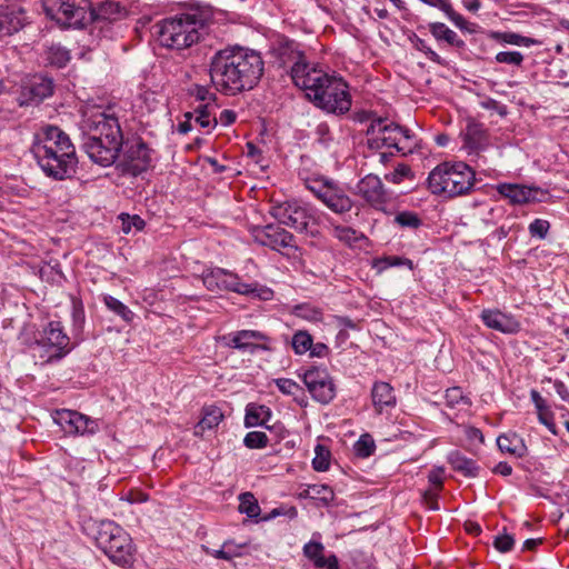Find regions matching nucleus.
I'll use <instances>...</instances> for the list:
<instances>
[{
  "label": "nucleus",
  "mask_w": 569,
  "mask_h": 569,
  "mask_svg": "<svg viewBox=\"0 0 569 569\" xmlns=\"http://www.w3.org/2000/svg\"><path fill=\"white\" fill-rule=\"evenodd\" d=\"M282 66L291 64L293 83L302 89L306 97L328 113L343 114L351 108L348 84L340 77L311 66L293 41H286L278 48Z\"/></svg>",
  "instance_id": "nucleus-1"
},
{
  "label": "nucleus",
  "mask_w": 569,
  "mask_h": 569,
  "mask_svg": "<svg viewBox=\"0 0 569 569\" xmlns=\"http://www.w3.org/2000/svg\"><path fill=\"white\" fill-rule=\"evenodd\" d=\"M261 54L243 47H229L217 51L210 61V77L216 88L234 96L253 89L263 74Z\"/></svg>",
  "instance_id": "nucleus-2"
},
{
  "label": "nucleus",
  "mask_w": 569,
  "mask_h": 569,
  "mask_svg": "<svg viewBox=\"0 0 569 569\" xmlns=\"http://www.w3.org/2000/svg\"><path fill=\"white\" fill-rule=\"evenodd\" d=\"M31 152L47 177L64 180L77 172L76 148L59 127H41L34 133Z\"/></svg>",
  "instance_id": "nucleus-3"
},
{
  "label": "nucleus",
  "mask_w": 569,
  "mask_h": 569,
  "mask_svg": "<svg viewBox=\"0 0 569 569\" xmlns=\"http://www.w3.org/2000/svg\"><path fill=\"white\" fill-rule=\"evenodd\" d=\"M475 184V171L465 162H443L428 177L431 193L447 198L465 196Z\"/></svg>",
  "instance_id": "nucleus-4"
},
{
  "label": "nucleus",
  "mask_w": 569,
  "mask_h": 569,
  "mask_svg": "<svg viewBox=\"0 0 569 569\" xmlns=\"http://www.w3.org/2000/svg\"><path fill=\"white\" fill-rule=\"evenodd\" d=\"M158 28L160 44L181 51L199 42L204 22L197 14H180L162 20Z\"/></svg>",
  "instance_id": "nucleus-5"
},
{
  "label": "nucleus",
  "mask_w": 569,
  "mask_h": 569,
  "mask_svg": "<svg viewBox=\"0 0 569 569\" xmlns=\"http://www.w3.org/2000/svg\"><path fill=\"white\" fill-rule=\"evenodd\" d=\"M97 546L119 566H131L134 548L130 535L113 521H102L96 536Z\"/></svg>",
  "instance_id": "nucleus-6"
},
{
  "label": "nucleus",
  "mask_w": 569,
  "mask_h": 569,
  "mask_svg": "<svg viewBox=\"0 0 569 569\" xmlns=\"http://www.w3.org/2000/svg\"><path fill=\"white\" fill-rule=\"evenodd\" d=\"M368 146L370 149H395L401 154H408L416 148L413 134L393 122L378 118L371 121L367 129Z\"/></svg>",
  "instance_id": "nucleus-7"
},
{
  "label": "nucleus",
  "mask_w": 569,
  "mask_h": 569,
  "mask_svg": "<svg viewBox=\"0 0 569 569\" xmlns=\"http://www.w3.org/2000/svg\"><path fill=\"white\" fill-rule=\"evenodd\" d=\"M202 282L210 291L227 290L262 300H269L273 296V291L268 287L257 282H242L238 274L222 268H212L204 271Z\"/></svg>",
  "instance_id": "nucleus-8"
},
{
  "label": "nucleus",
  "mask_w": 569,
  "mask_h": 569,
  "mask_svg": "<svg viewBox=\"0 0 569 569\" xmlns=\"http://www.w3.org/2000/svg\"><path fill=\"white\" fill-rule=\"evenodd\" d=\"M306 188L330 211L342 216L350 212L353 200L346 192L345 188L337 181L318 177L308 179Z\"/></svg>",
  "instance_id": "nucleus-9"
},
{
  "label": "nucleus",
  "mask_w": 569,
  "mask_h": 569,
  "mask_svg": "<svg viewBox=\"0 0 569 569\" xmlns=\"http://www.w3.org/2000/svg\"><path fill=\"white\" fill-rule=\"evenodd\" d=\"M89 0H43L46 14L63 27L82 28L87 23Z\"/></svg>",
  "instance_id": "nucleus-10"
},
{
  "label": "nucleus",
  "mask_w": 569,
  "mask_h": 569,
  "mask_svg": "<svg viewBox=\"0 0 569 569\" xmlns=\"http://www.w3.org/2000/svg\"><path fill=\"white\" fill-rule=\"evenodd\" d=\"M36 348L43 361L51 362L67 356L71 351L72 346L61 323L59 321H51L43 328L40 338L37 339Z\"/></svg>",
  "instance_id": "nucleus-11"
},
{
  "label": "nucleus",
  "mask_w": 569,
  "mask_h": 569,
  "mask_svg": "<svg viewBox=\"0 0 569 569\" xmlns=\"http://www.w3.org/2000/svg\"><path fill=\"white\" fill-rule=\"evenodd\" d=\"M271 214L282 224L298 232H308L310 223H318V210L305 202L286 201L272 208Z\"/></svg>",
  "instance_id": "nucleus-12"
},
{
  "label": "nucleus",
  "mask_w": 569,
  "mask_h": 569,
  "mask_svg": "<svg viewBox=\"0 0 569 569\" xmlns=\"http://www.w3.org/2000/svg\"><path fill=\"white\" fill-rule=\"evenodd\" d=\"M84 137L123 140L119 117L113 108L96 110L83 120Z\"/></svg>",
  "instance_id": "nucleus-13"
},
{
  "label": "nucleus",
  "mask_w": 569,
  "mask_h": 569,
  "mask_svg": "<svg viewBox=\"0 0 569 569\" xmlns=\"http://www.w3.org/2000/svg\"><path fill=\"white\" fill-rule=\"evenodd\" d=\"M123 140H104L94 137H83L82 148L92 162L109 167L119 158Z\"/></svg>",
  "instance_id": "nucleus-14"
},
{
  "label": "nucleus",
  "mask_w": 569,
  "mask_h": 569,
  "mask_svg": "<svg viewBox=\"0 0 569 569\" xmlns=\"http://www.w3.org/2000/svg\"><path fill=\"white\" fill-rule=\"evenodd\" d=\"M53 420L67 435L92 436L99 431L98 420L74 410H58Z\"/></svg>",
  "instance_id": "nucleus-15"
},
{
  "label": "nucleus",
  "mask_w": 569,
  "mask_h": 569,
  "mask_svg": "<svg viewBox=\"0 0 569 569\" xmlns=\"http://www.w3.org/2000/svg\"><path fill=\"white\" fill-rule=\"evenodd\" d=\"M252 237L256 242L269 247L272 250L298 249L295 236L280 224L270 223L264 227H254L252 229Z\"/></svg>",
  "instance_id": "nucleus-16"
},
{
  "label": "nucleus",
  "mask_w": 569,
  "mask_h": 569,
  "mask_svg": "<svg viewBox=\"0 0 569 569\" xmlns=\"http://www.w3.org/2000/svg\"><path fill=\"white\" fill-rule=\"evenodd\" d=\"M52 79L34 74L23 80L17 102L20 107L38 104L53 93Z\"/></svg>",
  "instance_id": "nucleus-17"
},
{
  "label": "nucleus",
  "mask_w": 569,
  "mask_h": 569,
  "mask_svg": "<svg viewBox=\"0 0 569 569\" xmlns=\"http://www.w3.org/2000/svg\"><path fill=\"white\" fill-rule=\"evenodd\" d=\"M28 10L19 2L0 3V38L10 37L30 23Z\"/></svg>",
  "instance_id": "nucleus-18"
},
{
  "label": "nucleus",
  "mask_w": 569,
  "mask_h": 569,
  "mask_svg": "<svg viewBox=\"0 0 569 569\" xmlns=\"http://www.w3.org/2000/svg\"><path fill=\"white\" fill-rule=\"evenodd\" d=\"M356 193L370 207L385 211L391 200V193L385 188L380 178L376 174H367L356 186Z\"/></svg>",
  "instance_id": "nucleus-19"
},
{
  "label": "nucleus",
  "mask_w": 569,
  "mask_h": 569,
  "mask_svg": "<svg viewBox=\"0 0 569 569\" xmlns=\"http://www.w3.org/2000/svg\"><path fill=\"white\" fill-rule=\"evenodd\" d=\"M303 382L312 398L320 403H329L336 396L333 381L326 369L315 367L307 370Z\"/></svg>",
  "instance_id": "nucleus-20"
},
{
  "label": "nucleus",
  "mask_w": 569,
  "mask_h": 569,
  "mask_svg": "<svg viewBox=\"0 0 569 569\" xmlns=\"http://www.w3.org/2000/svg\"><path fill=\"white\" fill-rule=\"evenodd\" d=\"M152 162L151 150L140 139L126 143L122 166L124 170L133 176H138L147 171Z\"/></svg>",
  "instance_id": "nucleus-21"
},
{
  "label": "nucleus",
  "mask_w": 569,
  "mask_h": 569,
  "mask_svg": "<svg viewBox=\"0 0 569 569\" xmlns=\"http://www.w3.org/2000/svg\"><path fill=\"white\" fill-rule=\"evenodd\" d=\"M224 345L229 348L254 353L259 349L266 350V346H260L259 341H267L266 333L258 330H239L222 337Z\"/></svg>",
  "instance_id": "nucleus-22"
},
{
  "label": "nucleus",
  "mask_w": 569,
  "mask_h": 569,
  "mask_svg": "<svg viewBox=\"0 0 569 569\" xmlns=\"http://www.w3.org/2000/svg\"><path fill=\"white\" fill-rule=\"evenodd\" d=\"M496 189L498 193L508 199L511 204H525L540 201L541 199L538 196H545V192L540 188L518 183H499Z\"/></svg>",
  "instance_id": "nucleus-23"
},
{
  "label": "nucleus",
  "mask_w": 569,
  "mask_h": 569,
  "mask_svg": "<svg viewBox=\"0 0 569 569\" xmlns=\"http://www.w3.org/2000/svg\"><path fill=\"white\" fill-rule=\"evenodd\" d=\"M480 318L488 328L502 333L512 335L520 330V323L513 316L499 310L485 309Z\"/></svg>",
  "instance_id": "nucleus-24"
},
{
  "label": "nucleus",
  "mask_w": 569,
  "mask_h": 569,
  "mask_svg": "<svg viewBox=\"0 0 569 569\" xmlns=\"http://www.w3.org/2000/svg\"><path fill=\"white\" fill-rule=\"evenodd\" d=\"M462 149L468 153H477L485 150L488 146V138L482 124L469 122L462 133Z\"/></svg>",
  "instance_id": "nucleus-25"
},
{
  "label": "nucleus",
  "mask_w": 569,
  "mask_h": 569,
  "mask_svg": "<svg viewBox=\"0 0 569 569\" xmlns=\"http://www.w3.org/2000/svg\"><path fill=\"white\" fill-rule=\"evenodd\" d=\"M121 16V7L119 3L111 0H103L97 4L89 1L87 7V21L88 20H117Z\"/></svg>",
  "instance_id": "nucleus-26"
},
{
  "label": "nucleus",
  "mask_w": 569,
  "mask_h": 569,
  "mask_svg": "<svg viewBox=\"0 0 569 569\" xmlns=\"http://www.w3.org/2000/svg\"><path fill=\"white\" fill-rule=\"evenodd\" d=\"M217 106L212 102L199 104L193 112L186 113V118L193 119L194 122L207 132H210L218 124L216 117Z\"/></svg>",
  "instance_id": "nucleus-27"
},
{
  "label": "nucleus",
  "mask_w": 569,
  "mask_h": 569,
  "mask_svg": "<svg viewBox=\"0 0 569 569\" xmlns=\"http://www.w3.org/2000/svg\"><path fill=\"white\" fill-rule=\"evenodd\" d=\"M371 399L378 413H381L383 408L395 407L397 402L393 388L385 381L373 383Z\"/></svg>",
  "instance_id": "nucleus-28"
},
{
  "label": "nucleus",
  "mask_w": 569,
  "mask_h": 569,
  "mask_svg": "<svg viewBox=\"0 0 569 569\" xmlns=\"http://www.w3.org/2000/svg\"><path fill=\"white\" fill-rule=\"evenodd\" d=\"M497 446L501 452L521 458L527 453L523 439L517 433H506L497 438Z\"/></svg>",
  "instance_id": "nucleus-29"
},
{
  "label": "nucleus",
  "mask_w": 569,
  "mask_h": 569,
  "mask_svg": "<svg viewBox=\"0 0 569 569\" xmlns=\"http://www.w3.org/2000/svg\"><path fill=\"white\" fill-rule=\"evenodd\" d=\"M223 413L217 406H206L202 408V418L194 427V435L202 436L204 431L211 430L221 422Z\"/></svg>",
  "instance_id": "nucleus-30"
},
{
  "label": "nucleus",
  "mask_w": 569,
  "mask_h": 569,
  "mask_svg": "<svg viewBox=\"0 0 569 569\" xmlns=\"http://www.w3.org/2000/svg\"><path fill=\"white\" fill-rule=\"evenodd\" d=\"M448 462L452 467L453 470L460 472L461 475L475 478L479 473V466L475 460L467 458L459 451H452L448 455Z\"/></svg>",
  "instance_id": "nucleus-31"
},
{
  "label": "nucleus",
  "mask_w": 569,
  "mask_h": 569,
  "mask_svg": "<svg viewBox=\"0 0 569 569\" xmlns=\"http://www.w3.org/2000/svg\"><path fill=\"white\" fill-rule=\"evenodd\" d=\"M429 31L438 41L443 40L447 43L455 46L457 48H462L465 46L463 40L460 39L453 30L449 29L442 22L429 23Z\"/></svg>",
  "instance_id": "nucleus-32"
},
{
  "label": "nucleus",
  "mask_w": 569,
  "mask_h": 569,
  "mask_svg": "<svg viewBox=\"0 0 569 569\" xmlns=\"http://www.w3.org/2000/svg\"><path fill=\"white\" fill-rule=\"evenodd\" d=\"M491 39L505 43V44H511V46H519V47H531V46H538L540 44V41L537 39L525 37L516 32H492Z\"/></svg>",
  "instance_id": "nucleus-33"
},
{
  "label": "nucleus",
  "mask_w": 569,
  "mask_h": 569,
  "mask_svg": "<svg viewBox=\"0 0 569 569\" xmlns=\"http://www.w3.org/2000/svg\"><path fill=\"white\" fill-rule=\"evenodd\" d=\"M270 417V409L264 406L248 405L244 416V426L247 428L263 426Z\"/></svg>",
  "instance_id": "nucleus-34"
},
{
  "label": "nucleus",
  "mask_w": 569,
  "mask_h": 569,
  "mask_svg": "<svg viewBox=\"0 0 569 569\" xmlns=\"http://www.w3.org/2000/svg\"><path fill=\"white\" fill-rule=\"evenodd\" d=\"M70 58V52L60 44H51L46 51V61L57 68L66 67Z\"/></svg>",
  "instance_id": "nucleus-35"
},
{
  "label": "nucleus",
  "mask_w": 569,
  "mask_h": 569,
  "mask_svg": "<svg viewBox=\"0 0 569 569\" xmlns=\"http://www.w3.org/2000/svg\"><path fill=\"white\" fill-rule=\"evenodd\" d=\"M102 301L110 311L119 316L123 321L130 323L133 320L134 313L117 298L104 295Z\"/></svg>",
  "instance_id": "nucleus-36"
},
{
  "label": "nucleus",
  "mask_w": 569,
  "mask_h": 569,
  "mask_svg": "<svg viewBox=\"0 0 569 569\" xmlns=\"http://www.w3.org/2000/svg\"><path fill=\"white\" fill-rule=\"evenodd\" d=\"M238 510L251 519H257L260 515V506L251 492H243L239 496Z\"/></svg>",
  "instance_id": "nucleus-37"
},
{
  "label": "nucleus",
  "mask_w": 569,
  "mask_h": 569,
  "mask_svg": "<svg viewBox=\"0 0 569 569\" xmlns=\"http://www.w3.org/2000/svg\"><path fill=\"white\" fill-rule=\"evenodd\" d=\"M293 315L310 322H321L323 319L322 310L309 303L296 306Z\"/></svg>",
  "instance_id": "nucleus-38"
},
{
  "label": "nucleus",
  "mask_w": 569,
  "mask_h": 569,
  "mask_svg": "<svg viewBox=\"0 0 569 569\" xmlns=\"http://www.w3.org/2000/svg\"><path fill=\"white\" fill-rule=\"evenodd\" d=\"M379 271H383L391 267H407L409 270L413 269L412 260L398 256H387L379 258L373 264Z\"/></svg>",
  "instance_id": "nucleus-39"
},
{
  "label": "nucleus",
  "mask_w": 569,
  "mask_h": 569,
  "mask_svg": "<svg viewBox=\"0 0 569 569\" xmlns=\"http://www.w3.org/2000/svg\"><path fill=\"white\" fill-rule=\"evenodd\" d=\"M291 346L297 355H303L312 347V336L306 330H299L293 333Z\"/></svg>",
  "instance_id": "nucleus-40"
},
{
  "label": "nucleus",
  "mask_w": 569,
  "mask_h": 569,
  "mask_svg": "<svg viewBox=\"0 0 569 569\" xmlns=\"http://www.w3.org/2000/svg\"><path fill=\"white\" fill-rule=\"evenodd\" d=\"M395 222L402 228L418 229L422 224V220L418 213L412 211H400L395 217Z\"/></svg>",
  "instance_id": "nucleus-41"
},
{
  "label": "nucleus",
  "mask_w": 569,
  "mask_h": 569,
  "mask_svg": "<svg viewBox=\"0 0 569 569\" xmlns=\"http://www.w3.org/2000/svg\"><path fill=\"white\" fill-rule=\"evenodd\" d=\"M316 457L312 467L316 471H327L330 467V452L323 446L318 445L315 449Z\"/></svg>",
  "instance_id": "nucleus-42"
},
{
  "label": "nucleus",
  "mask_w": 569,
  "mask_h": 569,
  "mask_svg": "<svg viewBox=\"0 0 569 569\" xmlns=\"http://www.w3.org/2000/svg\"><path fill=\"white\" fill-rule=\"evenodd\" d=\"M268 436L262 431H250L246 435L243 443L249 449H262L268 446Z\"/></svg>",
  "instance_id": "nucleus-43"
},
{
  "label": "nucleus",
  "mask_w": 569,
  "mask_h": 569,
  "mask_svg": "<svg viewBox=\"0 0 569 569\" xmlns=\"http://www.w3.org/2000/svg\"><path fill=\"white\" fill-rule=\"evenodd\" d=\"M332 236L348 244L358 240L357 231L347 226L332 224Z\"/></svg>",
  "instance_id": "nucleus-44"
},
{
  "label": "nucleus",
  "mask_w": 569,
  "mask_h": 569,
  "mask_svg": "<svg viewBox=\"0 0 569 569\" xmlns=\"http://www.w3.org/2000/svg\"><path fill=\"white\" fill-rule=\"evenodd\" d=\"M445 399L446 403L451 408H455L461 403L467 406L470 405L469 399L463 396V391L459 387H452L447 389L445 393Z\"/></svg>",
  "instance_id": "nucleus-45"
},
{
  "label": "nucleus",
  "mask_w": 569,
  "mask_h": 569,
  "mask_svg": "<svg viewBox=\"0 0 569 569\" xmlns=\"http://www.w3.org/2000/svg\"><path fill=\"white\" fill-rule=\"evenodd\" d=\"M355 451L358 457L367 458L375 451V442L369 435H362L355 445Z\"/></svg>",
  "instance_id": "nucleus-46"
},
{
  "label": "nucleus",
  "mask_w": 569,
  "mask_h": 569,
  "mask_svg": "<svg viewBox=\"0 0 569 569\" xmlns=\"http://www.w3.org/2000/svg\"><path fill=\"white\" fill-rule=\"evenodd\" d=\"M523 54L520 51H500L496 54L495 60L498 63H505L519 67L523 62Z\"/></svg>",
  "instance_id": "nucleus-47"
},
{
  "label": "nucleus",
  "mask_w": 569,
  "mask_h": 569,
  "mask_svg": "<svg viewBox=\"0 0 569 569\" xmlns=\"http://www.w3.org/2000/svg\"><path fill=\"white\" fill-rule=\"evenodd\" d=\"M120 218L122 220L121 229H122L123 233L131 232L132 228H134L137 231H140L146 226L144 220L142 218H140L139 216H137V214L130 216V214L122 213L120 216Z\"/></svg>",
  "instance_id": "nucleus-48"
},
{
  "label": "nucleus",
  "mask_w": 569,
  "mask_h": 569,
  "mask_svg": "<svg viewBox=\"0 0 569 569\" xmlns=\"http://www.w3.org/2000/svg\"><path fill=\"white\" fill-rule=\"evenodd\" d=\"M550 229V223L543 219H535L528 227L532 238L545 239Z\"/></svg>",
  "instance_id": "nucleus-49"
},
{
  "label": "nucleus",
  "mask_w": 569,
  "mask_h": 569,
  "mask_svg": "<svg viewBox=\"0 0 569 569\" xmlns=\"http://www.w3.org/2000/svg\"><path fill=\"white\" fill-rule=\"evenodd\" d=\"M325 547L320 541L311 540L303 546V555L313 563L323 556Z\"/></svg>",
  "instance_id": "nucleus-50"
},
{
  "label": "nucleus",
  "mask_w": 569,
  "mask_h": 569,
  "mask_svg": "<svg viewBox=\"0 0 569 569\" xmlns=\"http://www.w3.org/2000/svg\"><path fill=\"white\" fill-rule=\"evenodd\" d=\"M190 94L197 101H200V104L212 102L214 103L216 94L211 92L208 88L203 86H193L190 89Z\"/></svg>",
  "instance_id": "nucleus-51"
},
{
  "label": "nucleus",
  "mask_w": 569,
  "mask_h": 569,
  "mask_svg": "<svg viewBox=\"0 0 569 569\" xmlns=\"http://www.w3.org/2000/svg\"><path fill=\"white\" fill-rule=\"evenodd\" d=\"M274 385L283 395L288 396H293L301 390L300 386L295 380L288 378L276 379Z\"/></svg>",
  "instance_id": "nucleus-52"
},
{
  "label": "nucleus",
  "mask_w": 569,
  "mask_h": 569,
  "mask_svg": "<svg viewBox=\"0 0 569 569\" xmlns=\"http://www.w3.org/2000/svg\"><path fill=\"white\" fill-rule=\"evenodd\" d=\"M415 47L417 50L423 52L430 61L438 64H443L442 58L435 50H432L423 39L417 38L415 41Z\"/></svg>",
  "instance_id": "nucleus-53"
},
{
  "label": "nucleus",
  "mask_w": 569,
  "mask_h": 569,
  "mask_svg": "<svg viewBox=\"0 0 569 569\" xmlns=\"http://www.w3.org/2000/svg\"><path fill=\"white\" fill-rule=\"evenodd\" d=\"M410 174V168L406 164H399L392 172L385 176L386 180L392 183H400Z\"/></svg>",
  "instance_id": "nucleus-54"
},
{
  "label": "nucleus",
  "mask_w": 569,
  "mask_h": 569,
  "mask_svg": "<svg viewBox=\"0 0 569 569\" xmlns=\"http://www.w3.org/2000/svg\"><path fill=\"white\" fill-rule=\"evenodd\" d=\"M515 539L512 536L503 533L495 538L493 546L501 552H508L513 548Z\"/></svg>",
  "instance_id": "nucleus-55"
},
{
  "label": "nucleus",
  "mask_w": 569,
  "mask_h": 569,
  "mask_svg": "<svg viewBox=\"0 0 569 569\" xmlns=\"http://www.w3.org/2000/svg\"><path fill=\"white\" fill-rule=\"evenodd\" d=\"M443 473L445 469L442 467H437L430 470L428 475V480L432 486L431 489L441 490L443 486Z\"/></svg>",
  "instance_id": "nucleus-56"
},
{
  "label": "nucleus",
  "mask_w": 569,
  "mask_h": 569,
  "mask_svg": "<svg viewBox=\"0 0 569 569\" xmlns=\"http://www.w3.org/2000/svg\"><path fill=\"white\" fill-rule=\"evenodd\" d=\"M480 107L487 110H493L501 117H505L508 112L507 107L505 104H501L500 102L492 98H486L481 100Z\"/></svg>",
  "instance_id": "nucleus-57"
},
{
  "label": "nucleus",
  "mask_w": 569,
  "mask_h": 569,
  "mask_svg": "<svg viewBox=\"0 0 569 569\" xmlns=\"http://www.w3.org/2000/svg\"><path fill=\"white\" fill-rule=\"evenodd\" d=\"M313 566L317 569H339V561L335 555H330L329 557L321 556Z\"/></svg>",
  "instance_id": "nucleus-58"
},
{
  "label": "nucleus",
  "mask_w": 569,
  "mask_h": 569,
  "mask_svg": "<svg viewBox=\"0 0 569 569\" xmlns=\"http://www.w3.org/2000/svg\"><path fill=\"white\" fill-rule=\"evenodd\" d=\"M439 490H436V489H428L423 492L422 495V499H423V502L426 503V506L431 509V510H438L439 509V506H438V496H439Z\"/></svg>",
  "instance_id": "nucleus-59"
},
{
  "label": "nucleus",
  "mask_w": 569,
  "mask_h": 569,
  "mask_svg": "<svg viewBox=\"0 0 569 569\" xmlns=\"http://www.w3.org/2000/svg\"><path fill=\"white\" fill-rule=\"evenodd\" d=\"M445 14L460 30H466L467 29V20L460 13H458V12H456L453 10L452 4L445 12Z\"/></svg>",
  "instance_id": "nucleus-60"
},
{
  "label": "nucleus",
  "mask_w": 569,
  "mask_h": 569,
  "mask_svg": "<svg viewBox=\"0 0 569 569\" xmlns=\"http://www.w3.org/2000/svg\"><path fill=\"white\" fill-rule=\"evenodd\" d=\"M246 543H236L233 540H227L223 542L226 552L230 553V560L242 555L241 549L244 548Z\"/></svg>",
  "instance_id": "nucleus-61"
},
{
  "label": "nucleus",
  "mask_w": 569,
  "mask_h": 569,
  "mask_svg": "<svg viewBox=\"0 0 569 569\" xmlns=\"http://www.w3.org/2000/svg\"><path fill=\"white\" fill-rule=\"evenodd\" d=\"M553 412L550 410L548 412H542V415H539L538 416V419L539 421L546 426L548 428V430L552 433V435H557V428H556V425H555V421H553Z\"/></svg>",
  "instance_id": "nucleus-62"
},
{
  "label": "nucleus",
  "mask_w": 569,
  "mask_h": 569,
  "mask_svg": "<svg viewBox=\"0 0 569 569\" xmlns=\"http://www.w3.org/2000/svg\"><path fill=\"white\" fill-rule=\"evenodd\" d=\"M298 515V511L295 507H290L288 510H284L283 508H274L271 510L270 515L268 517H264L263 520H269L272 518H276L278 516H288L289 518H296Z\"/></svg>",
  "instance_id": "nucleus-63"
},
{
  "label": "nucleus",
  "mask_w": 569,
  "mask_h": 569,
  "mask_svg": "<svg viewBox=\"0 0 569 569\" xmlns=\"http://www.w3.org/2000/svg\"><path fill=\"white\" fill-rule=\"evenodd\" d=\"M236 112L229 109H224L220 112L218 119V123L220 122L222 126H230L236 121Z\"/></svg>",
  "instance_id": "nucleus-64"
}]
</instances>
